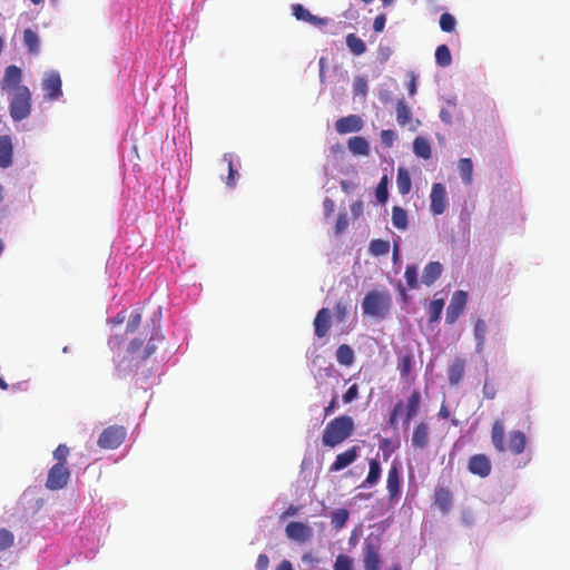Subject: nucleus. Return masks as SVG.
I'll list each match as a JSON object with an SVG mask.
<instances>
[{
	"mask_svg": "<svg viewBox=\"0 0 570 570\" xmlns=\"http://www.w3.org/2000/svg\"><path fill=\"white\" fill-rule=\"evenodd\" d=\"M23 43L30 53L39 52L40 40H39L37 32H35L33 30L26 29L23 31Z\"/></svg>",
	"mask_w": 570,
	"mask_h": 570,
	"instance_id": "35",
	"label": "nucleus"
},
{
	"mask_svg": "<svg viewBox=\"0 0 570 570\" xmlns=\"http://www.w3.org/2000/svg\"><path fill=\"white\" fill-rule=\"evenodd\" d=\"M285 533L288 539L297 542H306L312 538V529L298 521H292L286 525Z\"/></svg>",
	"mask_w": 570,
	"mask_h": 570,
	"instance_id": "13",
	"label": "nucleus"
},
{
	"mask_svg": "<svg viewBox=\"0 0 570 570\" xmlns=\"http://www.w3.org/2000/svg\"><path fill=\"white\" fill-rule=\"evenodd\" d=\"M505 430L501 420H495L491 428V442L493 448L499 452H511L514 455L521 454L527 445V436L520 430H514L509 433L508 444L504 442Z\"/></svg>",
	"mask_w": 570,
	"mask_h": 570,
	"instance_id": "1",
	"label": "nucleus"
},
{
	"mask_svg": "<svg viewBox=\"0 0 570 570\" xmlns=\"http://www.w3.org/2000/svg\"><path fill=\"white\" fill-rule=\"evenodd\" d=\"M443 266L440 262H430L423 269L422 283L431 286L441 276Z\"/></svg>",
	"mask_w": 570,
	"mask_h": 570,
	"instance_id": "23",
	"label": "nucleus"
},
{
	"mask_svg": "<svg viewBox=\"0 0 570 570\" xmlns=\"http://www.w3.org/2000/svg\"><path fill=\"white\" fill-rule=\"evenodd\" d=\"M358 456V448L352 446L347 449L346 451L340 453L336 455L335 461L332 463L330 471L331 472H338L341 470H344L348 465L355 462V460Z\"/></svg>",
	"mask_w": 570,
	"mask_h": 570,
	"instance_id": "15",
	"label": "nucleus"
},
{
	"mask_svg": "<svg viewBox=\"0 0 570 570\" xmlns=\"http://www.w3.org/2000/svg\"><path fill=\"white\" fill-rule=\"evenodd\" d=\"M468 302V293L464 291H455L451 297L446 308L445 322L453 324L463 313Z\"/></svg>",
	"mask_w": 570,
	"mask_h": 570,
	"instance_id": "8",
	"label": "nucleus"
},
{
	"mask_svg": "<svg viewBox=\"0 0 570 570\" xmlns=\"http://www.w3.org/2000/svg\"><path fill=\"white\" fill-rule=\"evenodd\" d=\"M430 440L429 424L420 422L413 430L412 446L422 450L428 446Z\"/></svg>",
	"mask_w": 570,
	"mask_h": 570,
	"instance_id": "20",
	"label": "nucleus"
},
{
	"mask_svg": "<svg viewBox=\"0 0 570 570\" xmlns=\"http://www.w3.org/2000/svg\"><path fill=\"white\" fill-rule=\"evenodd\" d=\"M141 322V314L136 311L130 315V318L127 323V332H134L138 328Z\"/></svg>",
	"mask_w": 570,
	"mask_h": 570,
	"instance_id": "54",
	"label": "nucleus"
},
{
	"mask_svg": "<svg viewBox=\"0 0 570 570\" xmlns=\"http://www.w3.org/2000/svg\"><path fill=\"white\" fill-rule=\"evenodd\" d=\"M364 124L358 115H348L342 117L335 122V129L338 134L357 132L362 130Z\"/></svg>",
	"mask_w": 570,
	"mask_h": 570,
	"instance_id": "14",
	"label": "nucleus"
},
{
	"mask_svg": "<svg viewBox=\"0 0 570 570\" xmlns=\"http://www.w3.org/2000/svg\"><path fill=\"white\" fill-rule=\"evenodd\" d=\"M390 250V243L384 239H373L370 243V253L374 256L386 255Z\"/></svg>",
	"mask_w": 570,
	"mask_h": 570,
	"instance_id": "38",
	"label": "nucleus"
},
{
	"mask_svg": "<svg viewBox=\"0 0 570 570\" xmlns=\"http://www.w3.org/2000/svg\"><path fill=\"white\" fill-rule=\"evenodd\" d=\"M436 65L445 68L452 63V56L446 45H440L435 50Z\"/></svg>",
	"mask_w": 570,
	"mask_h": 570,
	"instance_id": "36",
	"label": "nucleus"
},
{
	"mask_svg": "<svg viewBox=\"0 0 570 570\" xmlns=\"http://www.w3.org/2000/svg\"><path fill=\"white\" fill-rule=\"evenodd\" d=\"M433 501L442 513H448L452 508V492L448 488L438 485L434 489Z\"/></svg>",
	"mask_w": 570,
	"mask_h": 570,
	"instance_id": "17",
	"label": "nucleus"
},
{
	"mask_svg": "<svg viewBox=\"0 0 570 570\" xmlns=\"http://www.w3.org/2000/svg\"><path fill=\"white\" fill-rule=\"evenodd\" d=\"M386 489L390 501H394L400 497V471L396 464H393L387 472Z\"/></svg>",
	"mask_w": 570,
	"mask_h": 570,
	"instance_id": "19",
	"label": "nucleus"
},
{
	"mask_svg": "<svg viewBox=\"0 0 570 570\" xmlns=\"http://www.w3.org/2000/svg\"><path fill=\"white\" fill-rule=\"evenodd\" d=\"M358 397V386L357 384L351 385L347 391L343 394V402L351 403Z\"/></svg>",
	"mask_w": 570,
	"mask_h": 570,
	"instance_id": "53",
	"label": "nucleus"
},
{
	"mask_svg": "<svg viewBox=\"0 0 570 570\" xmlns=\"http://www.w3.org/2000/svg\"><path fill=\"white\" fill-rule=\"evenodd\" d=\"M348 520V511L346 509H337L332 512L331 522L335 529H341Z\"/></svg>",
	"mask_w": 570,
	"mask_h": 570,
	"instance_id": "40",
	"label": "nucleus"
},
{
	"mask_svg": "<svg viewBox=\"0 0 570 570\" xmlns=\"http://www.w3.org/2000/svg\"><path fill=\"white\" fill-rule=\"evenodd\" d=\"M156 351V346L151 343V340L145 347L142 354L139 356L140 361H146L148 357H150Z\"/></svg>",
	"mask_w": 570,
	"mask_h": 570,
	"instance_id": "58",
	"label": "nucleus"
},
{
	"mask_svg": "<svg viewBox=\"0 0 570 570\" xmlns=\"http://www.w3.org/2000/svg\"><path fill=\"white\" fill-rule=\"evenodd\" d=\"M404 277H405L409 288L413 289L419 286L417 269L415 266H413V265L406 266Z\"/></svg>",
	"mask_w": 570,
	"mask_h": 570,
	"instance_id": "44",
	"label": "nucleus"
},
{
	"mask_svg": "<svg viewBox=\"0 0 570 570\" xmlns=\"http://www.w3.org/2000/svg\"><path fill=\"white\" fill-rule=\"evenodd\" d=\"M395 138H396V135L391 129H384V130L381 131V142L385 147H392L393 144H394Z\"/></svg>",
	"mask_w": 570,
	"mask_h": 570,
	"instance_id": "51",
	"label": "nucleus"
},
{
	"mask_svg": "<svg viewBox=\"0 0 570 570\" xmlns=\"http://www.w3.org/2000/svg\"><path fill=\"white\" fill-rule=\"evenodd\" d=\"M224 160L228 165V176H227V179H226V184L229 187H234L235 183H236L235 178H236V176H238V171L233 166V156H232V154H225L224 155Z\"/></svg>",
	"mask_w": 570,
	"mask_h": 570,
	"instance_id": "43",
	"label": "nucleus"
},
{
	"mask_svg": "<svg viewBox=\"0 0 570 570\" xmlns=\"http://www.w3.org/2000/svg\"><path fill=\"white\" fill-rule=\"evenodd\" d=\"M350 151L356 156H367L370 154V146L365 138L360 136L351 137L347 141Z\"/></svg>",
	"mask_w": 570,
	"mask_h": 570,
	"instance_id": "25",
	"label": "nucleus"
},
{
	"mask_svg": "<svg viewBox=\"0 0 570 570\" xmlns=\"http://www.w3.org/2000/svg\"><path fill=\"white\" fill-rule=\"evenodd\" d=\"M366 91H367L366 81L364 79H357L355 81V92L361 94V95H365Z\"/></svg>",
	"mask_w": 570,
	"mask_h": 570,
	"instance_id": "61",
	"label": "nucleus"
},
{
	"mask_svg": "<svg viewBox=\"0 0 570 570\" xmlns=\"http://www.w3.org/2000/svg\"><path fill=\"white\" fill-rule=\"evenodd\" d=\"M276 570H294L291 561L288 560H283L281 561V563L277 566Z\"/></svg>",
	"mask_w": 570,
	"mask_h": 570,
	"instance_id": "64",
	"label": "nucleus"
},
{
	"mask_svg": "<svg viewBox=\"0 0 570 570\" xmlns=\"http://www.w3.org/2000/svg\"><path fill=\"white\" fill-rule=\"evenodd\" d=\"M346 46L351 52L355 56H361L366 51L365 42L358 38L355 33H348L346 36Z\"/></svg>",
	"mask_w": 570,
	"mask_h": 570,
	"instance_id": "33",
	"label": "nucleus"
},
{
	"mask_svg": "<svg viewBox=\"0 0 570 570\" xmlns=\"http://www.w3.org/2000/svg\"><path fill=\"white\" fill-rule=\"evenodd\" d=\"M354 351L347 344H341L336 350V360L341 365L351 366L354 363Z\"/></svg>",
	"mask_w": 570,
	"mask_h": 570,
	"instance_id": "28",
	"label": "nucleus"
},
{
	"mask_svg": "<svg viewBox=\"0 0 570 570\" xmlns=\"http://www.w3.org/2000/svg\"><path fill=\"white\" fill-rule=\"evenodd\" d=\"M334 314L337 322H344L348 314L347 305L342 301L337 302L334 306Z\"/></svg>",
	"mask_w": 570,
	"mask_h": 570,
	"instance_id": "49",
	"label": "nucleus"
},
{
	"mask_svg": "<svg viewBox=\"0 0 570 570\" xmlns=\"http://www.w3.org/2000/svg\"><path fill=\"white\" fill-rule=\"evenodd\" d=\"M461 178L465 185H470L473 180V163L470 158H461L458 163Z\"/></svg>",
	"mask_w": 570,
	"mask_h": 570,
	"instance_id": "31",
	"label": "nucleus"
},
{
	"mask_svg": "<svg viewBox=\"0 0 570 570\" xmlns=\"http://www.w3.org/2000/svg\"><path fill=\"white\" fill-rule=\"evenodd\" d=\"M381 478V465L376 459H372L368 462V473L362 488H367L375 484Z\"/></svg>",
	"mask_w": 570,
	"mask_h": 570,
	"instance_id": "29",
	"label": "nucleus"
},
{
	"mask_svg": "<svg viewBox=\"0 0 570 570\" xmlns=\"http://www.w3.org/2000/svg\"><path fill=\"white\" fill-rule=\"evenodd\" d=\"M348 226L347 215L345 213H341L336 219V224L334 227L335 234L341 235Z\"/></svg>",
	"mask_w": 570,
	"mask_h": 570,
	"instance_id": "50",
	"label": "nucleus"
},
{
	"mask_svg": "<svg viewBox=\"0 0 570 570\" xmlns=\"http://www.w3.org/2000/svg\"><path fill=\"white\" fill-rule=\"evenodd\" d=\"M9 114L13 121H21L31 114V91L28 87L17 88L16 91L8 92Z\"/></svg>",
	"mask_w": 570,
	"mask_h": 570,
	"instance_id": "4",
	"label": "nucleus"
},
{
	"mask_svg": "<svg viewBox=\"0 0 570 570\" xmlns=\"http://www.w3.org/2000/svg\"><path fill=\"white\" fill-rule=\"evenodd\" d=\"M13 542V533L7 529H0V551L9 549L12 547Z\"/></svg>",
	"mask_w": 570,
	"mask_h": 570,
	"instance_id": "46",
	"label": "nucleus"
},
{
	"mask_svg": "<svg viewBox=\"0 0 570 570\" xmlns=\"http://www.w3.org/2000/svg\"><path fill=\"white\" fill-rule=\"evenodd\" d=\"M468 470L471 474L478 475L483 479L490 475L492 464L490 459L485 454L479 453L472 455L469 459Z\"/></svg>",
	"mask_w": 570,
	"mask_h": 570,
	"instance_id": "10",
	"label": "nucleus"
},
{
	"mask_svg": "<svg viewBox=\"0 0 570 570\" xmlns=\"http://www.w3.org/2000/svg\"><path fill=\"white\" fill-rule=\"evenodd\" d=\"M482 393H483V396L488 400L495 399L497 393H498L495 384H493L487 380L484 382Z\"/></svg>",
	"mask_w": 570,
	"mask_h": 570,
	"instance_id": "52",
	"label": "nucleus"
},
{
	"mask_svg": "<svg viewBox=\"0 0 570 570\" xmlns=\"http://www.w3.org/2000/svg\"><path fill=\"white\" fill-rule=\"evenodd\" d=\"M488 332V325L484 320L478 318L474 323L473 334L476 342L475 348L478 353H482L484 343H485V335Z\"/></svg>",
	"mask_w": 570,
	"mask_h": 570,
	"instance_id": "26",
	"label": "nucleus"
},
{
	"mask_svg": "<svg viewBox=\"0 0 570 570\" xmlns=\"http://www.w3.org/2000/svg\"><path fill=\"white\" fill-rule=\"evenodd\" d=\"M334 570H353V560L346 554H338L334 563Z\"/></svg>",
	"mask_w": 570,
	"mask_h": 570,
	"instance_id": "47",
	"label": "nucleus"
},
{
	"mask_svg": "<svg viewBox=\"0 0 570 570\" xmlns=\"http://www.w3.org/2000/svg\"><path fill=\"white\" fill-rule=\"evenodd\" d=\"M404 411V403L402 401H399L394 407L392 409L391 413H390V417H389V421H387V424L395 429L397 426V423H399V416L403 413Z\"/></svg>",
	"mask_w": 570,
	"mask_h": 570,
	"instance_id": "45",
	"label": "nucleus"
},
{
	"mask_svg": "<svg viewBox=\"0 0 570 570\" xmlns=\"http://www.w3.org/2000/svg\"><path fill=\"white\" fill-rule=\"evenodd\" d=\"M269 566V558L265 553H261L256 561V570H267Z\"/></svg>",
	"mask_w": 570,
	"mask_h": 570,
	"instance_id": "55",
	"label": "nucleus"
},
{
	"mask_svg": "<svg viewBox=\"0 0 570 570\" xmlns=\"http://www.w3.org/2000/svg\"><path fill=\"white\" fill-rule=\"evenodd\" d=\"M314 333L318 338L327 335L331 328V312L328 308H321L314 318Z\"/></svg>",
	"mask_w": 570,
	"mask_h": 570,
	"instance_id": "16",
	"label": "nucleus"
},
{
	"mask_svg": "<svg viewBox=\"0 0 570 570\" xmlns=\"http://www.w3.org/2000/svg\"><path fill=\"white\" fill-rule=\"evenodd\" d=\"M392 224L400 230L407 228V213L400 206H394L392 209Z\"/></svg>",
	"mask_w": 570,
	"mask_h": 570,
	"instance_id": "34",
	"label": "nucleus"
},
{
	"mask_svg": "<svg viewBox=\"0 0 570 570\" xmlns=\"http://www.w3.org/2000/svg\"><path fill=\"white\" fill-rule=\"evenodd\" d=\"M386 18L384 14H379L374 19L373 29L375 32H382L384 30Z\"/></svg>",
	"mask_w": 570,
	"mask_h": 570,
	"instance_id": "56",
	"label": "nucleus"
},
{
	"mask_svg": "<svg viewBox=\"0 0 570 570\" xmlns=\"http://www.w3.org/2000/svg\"><path fill=\"white\" fill-rule=\"evenodd\" d=\"M141 346H142V341H141V340H137V338H135V340H132V341L129 343V345H128V352H129L130 354H135V353H137V352L141 348Z\"/></svg>",
	"mask_w": 570,
	"mask_h": 570,
	"instance_id": "60",
	"label": "nucleus"
},
{
	"mask_svg": "<svg viewBox=\"0 0 570 570\" xmlns=\"http://www.w3.org/2000/svg\"><path fill=\"white\" fill-rule=\"evenodd\" d=\"M413 357L411 354H405L399 358L397 370L402 379H407L412 370Z\"/></svg>",
	"mask_w": 570,
	"mask_h": 570,
	"instance_id": "39",
	"label": "nucleus"
},
{
	"mask_svg": "<svg viewBox=\"0 0 570 570\" xmlns=\"http://www.w3.org/2000/svg\"><path fill=\"white\" fill-rule=\"evenodd\" d=\"M396 120L400 126H406L412 121V112L404 99L396 102Z\"/></svg>",
	"mask_w": 570,
	"mask_h": 570,
	"instance_id": "30",
	"label": "nucleus"
},
{
	"mask_svg": "<svg viewBox=\"0 0 570 570\" xmlns=\"http://www.w3.org/2000/svg\"><path fill=\"white\" fill-rule=\"evenodd\" d=\"M70 451L69 448L66 444H59L55 451H53V458L57 460V463H61L63 466H66L67 458L69 455Z\"/></svg>",
	"mask_w": 570,
	"mask_h": 570,
	"instance_id": "48",
	"label": "nucleus"
},
{
	"mask_svg": "<svg viewBox=\"0 0 570 570\" xmlns=\"http://www.w3.org/2000/svg\"><path fill=\"white\" fill-rule=\"evenodd\" d=\"M421 406V393L420 391L415 390L411 393V395L407 399L406 405H404L405 410V417L404 423L409 424V422L417 415Z\"/></svg>",
	"mask_w": 570,
	"mask_h": 570,
	"instance_id": "22",
	"label": "nucleus"
},
{
	"mask_svg": "<svg viewBox=\"0 0 570 570\" xmlns=\"http://www.w3.org/2000/svg\"><path fill=\"white\" fill-rule=\"evenodd\" d=\"M440 118L442 119V121H444L445 124H452V112L451 110H449L448 108H443L441 111H440Z\"/></svg>",
	"mask_w": 570,
	"mask_h": 570,
	"instance_id": "62",
	"label": "nucleus"
},
{
	"mask_svg": "<svg viewBox=\"0 0 570 570\" xmlns=\"http://www.w3.org/2000/svg\"><path fill=\"white\" fill-rule=\"evenodd\" d=\"M126 429L121 425L106 428L98 438V445L101 449L114 450L119 448L126 439Z\"/></svg>",
	"mask_w": 570,
	"mask_h": 570,
	"instance_id": "5",
	"label": "nucleus"
},
{
	"mask_svg": "<svg viewBox=\"0 0 570 570\" xmlns=\"http://www.w3.org/2000/svg\"><path fill=\"white\" fill-rule=\"evenodd\" d=\"M292 12H293V16L297 20H302V21L308 22V23H311L313 26H316V27H323V26H325L327 23V19L320 18V17H316V16L312 14L307 9H305L299 3H296V4L292 6Z\"/></svg>",
	"mask_w": 570,
	"mask_h": 570,
	"instance_id": "18",
	"label": "nucleus"
},
{
	"mask_svg": "<svg viewBox=\"0 0 570 570\" xmlns=\"http://www.w3.org/2000/svg\"><path fill=\"white\" fill-rule=\"evenodd\" d=\"M439 22H440L441 30L444 32L454 31L455 26H456L455 18L449 12L442 13Z\"/></svg>",
	"mask_w": 570,
	"mask_h": 570,
	"instance_id": "42",
	"label": "nucleus"
},
{
	"mask_svg": "<svg viewBox=\"0 0 570 570\" xmlns=\"http://www.w3.org/2000/svg\"><path fill=\"white\" fill-rule=\"evenodd\" d=\"M392 305V298L386 291H370L362 301L363 314L375 317L384 318Z\"/></svg>",
	"mask_w": 570,
	"mask_h": 570,
	"instance_id": "3",
	"label": "nucleus"
},
{
	"mask_svg": "<svg viewBox=\"0 0 570 570\" xmlns=\"http://www.w3.org/2000/svg\"><path fill=\"white\" fill-rule=\"evenodd\" d=\"M351 213L352 215L357 218L363 213V202L356 200L351 205Z\"/></svg>",
	"mask_w": 570,
	"mask_h": 570,
	"instance_id": "59",
	"label": "nucleus"
},
{
	"mask_svg": "<svg viewBox=\"0 0 570 570\" xmlns=\"http://www.w3.org/2000/svg\"><path fill=\"white\" fill-rule=\"evenodd\" d=\"M465 361L455 358L448 368L449 382L451 385H458L464 376Z\"/></svg>",
	"mask_w": 570,
	"mask_h": 570,
	"instance_id": "24",
	"label": "nucleus"
},
{
	"mask_svg": "<svg viewBox=\"0 0 570 570\" xmlns=\"http://www.w3.org/2000/svg\"><path fill=\"white\" fill-rule=\"evenodd\" d=\"M413 153L420 158L430 159L432 151L429 140L423 137H416L413 141Z\"/></svg>",
	"mask_w": 570,
	"mask_h": 570,
	"instance_id": "27",
	"label": "nucleus"
},
{
	"mask_svg": "<svg viewBox=\"0 0 570 570\" xmlns=\"http://www.w3.org/2000/svg\"><path fill=\"white\" fill-rule=\"evenodd\" d=\"M323 206L326 216L331 215L334 212V202L331 198H325Z\"/></svg>",
	"mask_w": 570,
	"mask_h": 570,
	"instance_id": "63",
	"label": "nucleus"
},
{
	"mask_svg": "<svg viewBox=\"0 0 570 570\" xmlns=\"http://www.w3.org/2000/svg\"><path fill=\"white\" fill-rule=\"evenodd\" d=\"M22 71L16 65H10L4 70V76L1 81V89L7 92L16 91L17 88L24 87L21 85Z\"/></svg>",
	"mask_w": 570,
	"mask_h": 570,
	"instance_id": "12",
	"label": "nucleus"
},
{
	"mask_svg": "<svg viewBox=\"0 0 570 570\" xmlns=\"http://www.w3.org/2000/svg\"><path fill=\"white\" fill-rule=\"evenodd\" d=\"M396 185H397L399 193L402 195H406L411 190V186H412L411 177H410L409 171L403 167H400L397 169Z\"/></svg>",
	"mask_w": 570,
	"mask_h": 570,
	"instance_id": "32",
	"label": "nucleus"
},
{
	"mask_svg": "<svg viewBox=\"0 0 570 570\" xmlns=\"http://www.w3.org/2000/svg\"><path fill=\"white\" fill-rule=\"evenodd\" d=\"M443 307H444L443 298H435V299L431 301L429 308H428L430 323H436L440 321Z\"/></svg>",
	"mask_w": 570,
	"mask_h": 570,
	"instance_id": "37",
	"label": "nucleus"
},
{
	"mask_svg": "<svg viewBox=\"0 0 570 570\" xmlns=\"http://www.w3.org/2000/svg\"><path fill=\"white\" fill-rule=\"evenodd\" d=\"M380 544L379 541L365 540L364 543V568L365 570H380Z\"/></svg>",
	"mask_w": 570,
	"mask_h": 570,
	"instance_id": "11",
	"label": "nucleus"
},
{
	"mask_svg": "<svg viewBox=\"0 0 570 570\" xmlns=\"http://www.w3.org/2000/svg\"><path fill=\"white\" fill-rule=\"evenodd\" d=\"M70 480V471L61 463L53 464L47 475L46 488L51 491L63 489Z\"/></svg>",
	"mask_w": 570,
	"mask_h": 570,
	"instance_id": "6",
	"label": "nucleus"
},
{
	"mask_svg": "<svg viewBox=\"0 0 570 570\" xmlns=\"http://www.w3.org/2000/svg\"><path fill=\"white\" fill-rule=\"evenodd\" d=\"M416 82L417 77L414 72H410V81L407 83V91L411 97H413L416 94Z\"/></svg>",
	"mask_w": 570,
	"mask_h": 570,
	"instance_id": "57",
	"label": "nucleus"
},
{
	"mask_svg": "<svg viewBox=\"0 0 570 570\" xmlns=\"http://www.w3.org/2000/svg\"><path fill=\"white\" fill-rule=\"evenodd\" d=\"M13 146L11 137L8 135L0 136V167L8 168L12 164Z\"/></svg>",
	"mask_w": 570,
	"mask_h": 570,
	"instance_id": "21",
	"label": "nucleus"
},
{
	"mask_svg": "<svg viewBox=\"0 0 570 570\" xmlns=\"http://www.w3.org/2000/svg\"><path fill=\"white\" fill-rule=\"evenodd\" d=\"M41 86L48 100H57L62 96V82L58 71L52 70L45 73Z\"/></svg>",
	"mask_w": 570,
	"mask_h": 570,
	"instance_id": "7",
	"label": "nucleus"
},
{
	"mask_svg": "<svg viewBox=\"0 0 570 570\" xmlns=\"http://www.w3.org/2000/svg\"><path fill=\"white\" fill-rule=\"evenodd\" d=\"M431 212L433 215L439 216L442 215L445 212L448 202H446V189L444 185L441 183H434L432 185L431 194Z\"/></svg>",
	"mask_w": 570,
	"mask_h": 570,
	"instance_id": "9",
	"label": "nucleus"
},
{
	"mask_svg": "<svg viewBox=\"0 0 570 570\" xmlns=\"http://www.w3.org/2000/svg\"><path fill=\"white\" fill-rule=\"evenodd\" d=\"M387 186H389V178H387V176H383L375 189L376 199L381 204H384L387 200V197H389Z\"/></svg>",
	"mask_w": 570,
	"mask_h": 570,
	"instance_id": "41",
	"label": "nucleus"
},
{
	"mask_svg": "<svg viewBox=\"0 0 570 570\" xmlns=\"http://www.w3.org/2000/svg\"><path fill=\"white\" fill-rule=\"evenodd\" d=\"M355 424L350 415H341L331 420L322 434L324 446L335 448L342 444L354 433Z\"/></svg>",
	"mask_w": 570,
	"mask_h": 570,
	"instance_id": "2",
	"label": "nucleus"
}]
</instances>
